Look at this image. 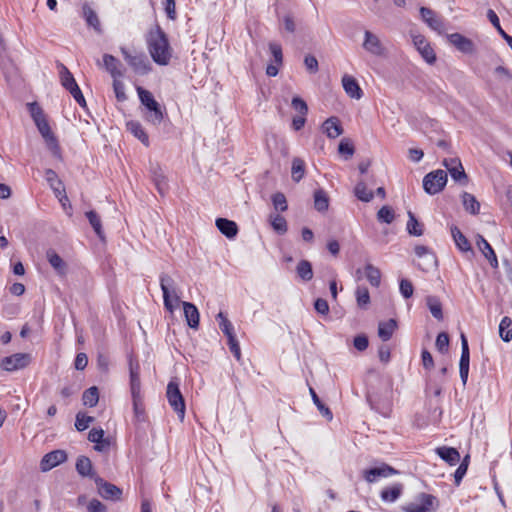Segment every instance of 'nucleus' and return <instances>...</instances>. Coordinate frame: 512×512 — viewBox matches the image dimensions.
Segmentation results:
<instances>
[{"label":"nucleus","mask_w":512,"mask_h":512,"mask_svg":"<svg viewBox=\"0 0 512 512\" xmlns=\"http://www.w3.org/2000/svg\"><path fill=\"white\" fill-rule=\"evenodd\" d=\"M414 252L419 259L416 265L422 271L428 272L437 267V257L429 247L417 245L414 248Z\"/></svg>","instance_id":"6e6552de"},{"label":"nucleus","mask_w":512,"mask_h":512,"mask_svg":"<svg viewBox=\"0 0 512 512\" xmlns=\"http://www.w3.org/2000/svg\"><path fill=\"white\" fill-rule=\"evenodd\" d=\"M354 191L356 197L363 202H370L373 199V192L367 189V186L363 181L357 183Z\"/></svg>","instance_id":"3c124183"},{"label":"nucleus","mask_w":512,"mask_h":512,"mask_svg":"<svg viewBox=\"0 0 512 512\" xmlns=\"http://www.w3.org/2000/svg\"><path fill=\"white\" fill-rule=\"evenodd\" d=\"M356 301L359 308L366 309L370 303V294L366 287L358 286L355 291Z\"/></svg>","instance_id":"09e8293b"},{"label":"nucleus","mask_w":512,"mask_h":512,"mask_svg":"<svg viewBox=\"0 0 512 512\" xmlns=\"http://www.w3.org/2000/svg\"><path fill=\"white\" fill-rule=\"evenodd\" d=\"M396 328L397 322L395 319H389L388 321L380 322L378 325V335L382 341H388L391 339Z\"/></svg>","instance_id":"2f4dec72"},{"label":"nucleus","mask_w":512,"mask_h":512,"mask_svg":"<svg viewBox=\"0 0 512 512\" xmlns=\"http://www.w3.org/2000/svg\"><path fill=\"white\" fill-rule=\"evenodd\" d=\"M216 319L219 323V328L228 339L235 337L234 327L223 312H219Z\"/></svg>","instance_id":"a19ab883"},{"label":"nucleus","mask_w":512,"mask_h":512,"mask_svg":"<svg viewBox=\"0 0 512 512\" xmlns=\"http://www.w3.org/2000/svg\"><path fill=\"white\" fill-rule=\"evenodd\" d=\"M83 404L88 407H94L99 400L98 388L93 386L84 391L82 396Z\"/></svg>","instance_id":"de8ad7c7"},{"label":"nucleus","mask_w":512,"mask_h":512,"mask_svg":"<svg viewBox=\"0 0 512 512\" xmlns=\"http://www.w3.org/2000/svg\"><path fill=\"white\" fill-rule=\"evenodd\" d=\"M462 199H463V205H464L466 211H468L469 213H471L473 215H476L479 213L480 204L472 194L464 192L462 195Z\"/></svg>","instance_id":"a18cd8bd"},{"label":"nucleus","mask_w":512,"mask_h":512,"mask_svg":"<svg viewBox=\"0 0 512 512\" xmlns=\"http://www.w3.org/2000/svg\"><path fill=\"white\" fill-rule=\"evenodd\" d=\"M338 152L346 158H350L353 156L355 149L348 139H342L338 146Z\"/></svg>","instance_id":"e2e57ef3"},{"label":"nucleus","mask_w":512,"mask_h":512,"mask_svg":"<svg viewBox=\"0 0 512 512\" xmlns=\"http://www.w3.org/2000/svg\"><path fill=\"white\" fill-rule=\"evenodd\" d=\"M403 488V484L396 483L391 487L384 488L380 493V497L384 502L393 503L401 496Z\"/></svg>","instance_id":"c756f323"},{"label":"nucleus","mask_w":512,"mask_h":512,"mask_svg":"<svg viewBox=\"0 0 512 512\" xmlns=\"http://www.w3.org/2000/svg\"><path fill=\"white\" fill-rule=\"evenodd\" d=\"M59 74H60V80H61V84L62 86L66 89V90H71L72 88H74L75 85H77L76 81H75V78L74 76L72 75V73L68 70V68L66 66H64L63 64H60V71H59Z\"/></svg>","instance_id":"ea45409f"},{"label":"nucleus","mask_w":512,"mask_h":512,"mask_svg":"<svg viewBox=\"0 0 512 512\" xmlns=\"http://www.w3.org/2000/svg\"><path fill=\"white\" fill-rule=\"evenodd\" d=\"M272 202H273L275 209L280 210L282 212L286 211L288 208L286 197L283 193H280V192L275 193L272 196Z\"/></svg>","instance_id":"69168bd1"},{"label":"nucleus","mask_w":512,"mask_h":512,"mask_svg":"<svg viewBox=\"0 0 512 512\" xmlns=\"http://www.w3.org/2000/svg\"><path fill=\"white\" fill-rule=\"evenodd\" d=\"M305 173V163L300 158H295L292 162V178L295 182H299Z\"/></svg>","instance_id":"864d4df0"},{"label":"nucleus","mask_w":512,"mask_h":512,"mask_svg":"<svg viewBox=\"0 0 512 512\" xmlns=\"http://www.w3.org/2000/svg\"><path fill=\"white\" fill-rule=\"evenodd\" d=\"M88 512H107V507L98 499H92L87 505Z\"/></svg>","instance_id":"774afa93"},{"label":"nucleus","mask_w":512,"mask_h":512,"mask_svg":"<svg viewBox=\"0 0 512 512\" xmlns=\"http://www.w3.org/2000/svg\"><path fill=\"white\" fill-rule=\"evenodd\" d=\"M132 399H133V409H134L136 418L139 421L144 420V406H143L141 395L140 394L132 395Z\"/></svg>","instance_id":"4d7b16f0"},{"label":"nucleus","mask_w":512,"mask_h":512,"mask_svg":"<svg viewBox=\"0 0 512 512\" xmlns=\"http://www.w3.org/2000/svg\"><path fill=\"white\" fill-rule=\"evenodd\" d=\"M456 166L450 169L449 173L452 179L461 185H465L468 182L467 174L464 171L461 161L453 162Z\"/></svg>","instance_id":"79ce46f5"},{"label":"nucleus","mask_w":512,"mask_h":512,"mask_svg":"<svg viewBox=\"0 0 512 512\" xmlns=\"http://www.w3.org/2000/svg\"><path fill=\"white\" fill-rule=\"evenodd\" d=\"M46 256L48 262L56 270V272L60 275H64L66 272V264L63 259L54 250L51 249L47 251Z\"/></svg>","instance_id":"72a5a7b5"},{"label":"nucleus","mask_w":512,"mask_h":512,"mask_svg":"<svg viewBox=\"0 0 512 512\" xmlns=\"http://www.w3.org/2000/svg\"><path fill=\"white\" fill-rule=\"evenodd\" d=\"M408 217L409 219L406 227L408 233L413 236L423 235V225L417 220V218L411 211L408 212Z\"/></svg>","instance_id":"c03bdc74"},{"label":"nucleus","mask_w":512,"mask_h":512,"mask_svg":"<svg viewBox=\"0 0 512 512\" xmlns=\"http://www.w3.org/2000/svg\"><path fill=\"white\" fill-rule=\"evenodd\" d=\"M367 400L370 404V407L377 411L379 414H381L384 417H389L390 413L392 411V404L389 399V397H385L384 399H381L376 394H369L367 396Z\"/></svg>","instance_id":"a211bd4d"},{"label":"nucleus","mask_w":512,"mask_h":512,"mask_svg":"<svg viewBox=\"0 0 512 512\" xmlns=\"http://www.w3.org/2000/svg\"><path fill=\"white\" fill-rule=\"evenodd\" d=\"M499 335L504 342L512 340V320L505 316L499 324Z\"/></svg>","instance_id":"37998d69"},{"label":"nucleus","mask_w":512,"mask_h":512,"mask_svg":"<svg viewBox=\"0 0 512 512\" xmlns=\"http://www.w3.org/2000/svg\"><path fill=\"white\" fill-rule=\"evenodd\" d=\"M314 207L318 212H326L329 208V197L323 189L314 192Z\"/></svg>","instance_id":"f704fd0d"},{"label":"nucleus","mask_w":512,"mask_h":512,"mask_svg":"<svg viewBox=\"0 0 512 512\" xmlns=\"http://www.w3.org/2000/svg\"><path fill=\"white\" fill-rule=\"evenodd\" d=\"M448 39L459 51L466 54L474 52V43L460 33H452L448 35Z\"/></svg>","instance_id":"aec40b11"},{"label":"nucleus","mask_w":512,"mask_h":512,"mask_svg":"<svg viewBox=\"0 0 512 512\" xmlns=\"http://www.w3.org/2000/svg\"><path fill=\"white\" fill-rule=\"evenodd\" d=\"M476 244H477L479 250L485 256V258L489 261L490 265L493 268H497L498 267L497 256H496L493 248L491 247V245L487 242V240L482 235H478Z\"/></svg>","instance_id":"5701e85b"},{"label":"nucleus","mask_w":512,"mask_h":512,"mask_svg":"<svg viewBox=\"0 0 512 512\" xmlns=\"http://www.w3.org/2000/svg\"><path fill=\"white\" fill-rule=\"evenodd\" d=\"M435 346L440 353H446L449 347V335L446 332L439 333L436 338Z\"/></svg>","instance_id":"680f3d73"},{"label":"nucleus","mask_w":512,"mask_h":512,"mask_svg":"<svg viewBox=\"0 0 512 512\" xmlns=\"http://www.w3.org/2000/svg\"><path fill=\"white\" fill-rule=\"evenodd\" d=\"M136 91L141 105L144 107V119L154 125L158 126L164 119L165 108L154 98L153 94L141 86L136 87Z\"/></svg>","instance_id":"7ed1b4c3"},{"label":"nucleus","mask_w":512,"mask_h":512,"mask_svg":"<svg viewBox=\"0 0 512 512\" xmlns=\"http://www.w3.org/2000/svg\"><path fill=\"white\" fill-rule=\"evenodd\" d=\"M86 217L92 226L93 230L95 231L96 235L99 237L100 240H105L104 231L102 229V223L100 216L93 210L86 212Z\"/></svg>","instance_id":"c9c22d12"},{"label":"nucleus","mask_w":512,"mask_h":512,"mask_svg":"<svg viewBox=\"0 0 512 512\" xmlns=\"http://www.w3.org/2000/svg\"><path fill=\"white\" fill-rule=\"evenodd\" d=\"M271 225L273 229L279 234H284L287 231V222L281 215H275L272 217Z\"/></svg>","instance_id":"13d9d810"},{"label":"nucleus","mask_w":512,"mask_h":512,"mask_svg":"<svg viewBox=\"0 0 512 512\" xmlns=\"http://www.w3.org/2000/svg\"><path fill=\"white\" fill-rule=\"evenodd\" d=\"M365 276L372 286L379 287L381 282V272L378 268L372 264H367L365 266Z\"/></svg>","instance_id":"49530a36"},{"label":"nucleus","mask_w":512,"mask_h":512,"mask_svg":"<svg viewBox=\"0 0 512 512\" xmlns=\"http://www.w3.org/2000/svg\"><path fill=\"white\" fill-rule=\"evenodd\" d=\"M420 15L422 20L434 31L442 33L445 29L444 22L439 18L436 13L427 7L420 8Z\"/></svg>","instance_id":"f3484780"},{"label":"nucleus","mask_w":512,"mask_h":512,"mask_svg":"<svg viewBox=\"0 0 512 512\" xmlns=\"http://www.w3.org/2000/svg\"><path fill=\"white\" fill-rule=\"evenodd\" d=\"M395 219L394 210L390 206H383L377 212V220L380 223L391 224Z\"/></svg>","instance_id":"603ef678"},{"label":"nucleus","mask_w":512,"mask_h":512,"mask_svg":"<svg viewBox=\"0 0 512 512\" xmlns=\"http://www.w3.org/2000/svg\"><path fill=\"white\" fill-rule=\"evenodd\" d=\"M147 45L153 61L159 65H167L171 59L172 52L167 35L157 25L148 33Z\"/></svg>","instance_id":"f257e3e1"},{"label":"nucleus","mask_w":512,"mask_h":512,"mask_svg":"<svg viewBox=\"0 0 512 512\" xmlns=\"http://www.w3.org/2000/svg\"><path fill=\"white\" fill-rule=\"evenodd\" d=\"M94 482L97 486L98 494L106 500L117 501L120 500L122 490L116 485L105 481L101 477H94Z\"/></svg>","instance_id":"9d476101"},{"label":"nucleus","mask_w":512,"mask_h":512,"mask_svg":"<svg viewBox=\"0 0 512 512\" xmlns=\"http://www.w3.org/2000/svg\"><path fill=\"white\" fill-rule=\"evenodd\" d=\"M113 90L116 96V99L119 102H124L127 99L126 93H125V85L122 81L117 80L114 78L113 81Z\"/></svg>","instance_id":"0e129e2a"},{"label":"nucleus","mask_w":512,"mask_h":512,"mask_svg":"<svg viewBox=\"0 0 512 512\" xmlns=\"http://www.w3.org/2000/svg\"><path fill=\"white\" fill-rule=\"evenodd\" d=\"M437 508L438 500L435 496L420 493L415 502L407 504L403 509L405 512H434Z\"/></svg>","instance_id":"0eeeda50"},{"label":"nucleus","mask_w":512,"mask_h":512,"mask_svg":"<svg viewBox=\"0 0 512 512\" xmlns=\"http://www.w3.org/2000/svg\"><path fill=\"white\" fill-rule=\"evenodd\" d=\"M447 183V173L438 169L428 173L423 178V188L426 193L435 195L441 192Z\"/></svg>","instance_id":"423d86ee"},{"label":"nucleus","mask_w":512,"mask_h":512,"mask_svg":"<svg viewBox=\"0 0 512 512\" xmlns=\"http://www.w3.org/2000/svg\"><path fill=\"white\" fill-rule=\"evenodd\" d=\"M103 62L105 68L113 78L122 76V72L118 69L119 61L114 56L110 54H105L103 56Z\"/></svg>","instance_id":"4c0bfd02"},{"label":"nucleus","mask_w":512,"mask_h":512,"mask_svg":"<svg viewBox=\"0 0 512 512\" xmlns=\"http://www.w3.org/2000/svg\"><path fill=\"white\" fill-rule=\"evenodd\" d=\"M398 473L399 472L396 469H394L393 467H391L387 464H382L379 467H373V468L365 470L364 478L367 482L373 483L378 478H387L392 475H396Z\"/></svg>","instance_id":"dca6fc26"},{"label":"nucleus","mask_w":512,"mask_h":512,"mask_svg":"<svg viewBox=\"0 0 512 512\" xmlns=\"http://www.w3.org/2000/svg\"><path fill=\"white\" fill-rule=\"evenodd\" d=\"M436 453L442 460L451 466L456 465L460 461V453L456 448L442 446L436 449Z\"/></svg>","instance_id":"cd10ccee"},{"label":"nucleus","mask_w":512,"mask_h":512,"mask_svg":"<svg viewBox=\"0 0 512 512\" xmlns=\"http://www.w3.org/2000/svg\"><path fill=\"white\" fill-rule=\"evenodd\" d=\"M45 179L48 182L50 188L53 190L55 196L59 198V201L65 205L64 200L68 201V197L65 193V187L63 182L59 179L57 173L52 169L45 171Z\"/></svg>","instance_id":"4468645a"},{"label":"nucleus","mask_w":512,"mask_h":512,"mask_svg":"<svg viewBox=\"0 0 512 512\" xmlns=\"http://www.w3.org/2000/svg\"><path fill=\"white\" fill-rule=\"evenodd\" d=\"M160 287L163 293V303L166 310L173 312V300L178 304L180 297L175 290V282L171 276L166 273L160 275Z\"/></svg>","instance_id":"39448f33"},{"label":"nucleus","mask_w":512,"mask_h":512,"mask_svg":"<svg viewBox=\"0 0 512 512\" xmlns=\"http://www.w3.org/2000/svg\"><path fill=\"white\" fill-rule=\"evenodd\" d=\"M122 54L124 59L136 73L144 75L150 71L149 61L144 54L131 55L125 49H122Z\"/></svg>","instance_id":"f8f14e48"},{"label":"nucleus","mask_w":512,"mask_h":512,"mask_svg":"<svg viewBox=\"0 0 512 512\" xmlns=\"http://www.w3.org/2000/svg\"><path fill=\"white\" fill-rule=\"evenodd\" d=\"M31 360L32 357L29 353H15L4 357L0 361V367L7 372H13L27 367Z\"/></svg>","instance_id":"1a4fd4ad"},{"label":"nucleus","mask_w":512,"mask_h":512,"mask_svg":"<svg viewBox=\"0 0 512 512\" xmlns=\"http://www.w3.org/2000/svg\"><path fill=\"white\" fill-rule=\"evenodd\" d=\"M400 292L402 296L406 299L410 298L413 295V285L410 281L406 279H402L400 281Z\"/></svg>","instance_id":"338daca9"},{"label":"nucleus","mask_w":512,"mask_h":512,"mask_svg":"<svg viewBox=\"0 0 512 512\" xmlns=\"http://www.w3.org/2000/svg\"><path fill=\"white\" fill-rule=\"evenodd\" d=\"M129 372H130V389L131 394H140L141 383H140V367L138 362H134L132 358L129 360Z\"/></svg>","instance_id":"b1692460"},{"label":"nucleus","mask_w":512,"mask_h":512,"mask_svg":"<svg viewBox=\"0 0 512 512\" xmlns=\"http://www.w3.org/2000/svg\"><path fill=\"white\" fill-rule=\"evenodd\" d=\"M182 306L187 325L192 329H198L200 314L197 307L193 303L185 301L182 302Z\"/></svg>","instance_id":"4be33fe9"},{"label":"nucleus","mask_w":512,"mask_h":512,"mask_svg":"<svg viewBox=\"0 0 512 512\" xmlns=\"http://www.w3.org/2000/svg\"><path fill=\"white\" fill-rule=\"evenodd\" d=\"M28 110L45 143L54 156H60V146L54 136L42 108L37 102L28 103Z\"/></svg>","instance_id":"f03ea898"},{"label":"nucleus","mask_w":512,"mask_h":512,"mask_svg":"<svg viewBox=\"0 0 512 512\" xmlns=\"http://www.w3.org/2000/svg\"><path fill=\"white\" fill-rule=\"evenodd\" d=\"M342 85L345 92L351 98L360 99L362 97V90L354 77L344 75L342 78Z\"/></svg>","instance_id":"bb28decb"},{"label":"nucleus","mask_w":512,"mask_h":512,"mask_svg":"<svg viewBox=\"0 0 512 512\" xmlns=\"http://www.w3.org/2000/svg\"><path fill=\"white\" fill-rule=\"evenodd\" d=\"M296 272L303 281L307 282L313 278L312 265L308 260H301L296 267Z\"/></svg>","instance_id":"58836bf2"},{"label":"nucleus","mask_w":512,"mask_h":512,"mask_svg":"<svg viewBox=\"0 0 512 512\" xmlns=\"http://www.w3.org/2000/svg\"><path fill=\"white\" fill-rule=\"evenodd\" d=\"M310 394H311V397H312V400H313L314 404L317 406V408L320 411V413L324 417H326L328 420H331L333 418L332 412L330 411V409L327 406H325L321 402V400L319 399V397L316 394V392L314 391V389L310 388Z\"/></svg>","instance_id":"5fc2aeb1"},{"label":"nucleus","mask_w":512,"mask_h":512,"mask_svg":"<svg viewBox=\"0 0 512 512\" xmlns=\"http://www.w3.org/2000/svg\"><path fill=\"white\" fill-rule=\"evenodd\" d=\"M362 46L364 50L376 57H383L386 53V48L379 37L369 30L364 32V41Z\"/></svg>","instance_id":"9b49d317"},{"label":"nucleus","mask_w":512,"mask_h":512,"mask_svg":"<svg viewBox=\"0 0 512 512\" xmlns=\"http://www.w3.org/2000/svg\"><path fill=\"white\" fill-rule=\"evenodd\" d=\"M461 357L459 361V373L460 378L465 385L467 383L468 374H469V363H470V352L468 346V340L464 333H461Z\"/></svg>","instance_id":"ddd939ff"},{"label":"nucleus","mask_w":512,"mask_h":512,"mask_svg":"<svg viewBox=\"0 0 512 512\" xmlns=\"http://www.w3.org/2000/svg\"><path fill=\"white\" fill-rule=\"evenodd\" d=\"M322 131L330 139H335L344 132L339 118L335 116H332L323 122Z\"/></svg>","instance_id":"6ab92c4d"},{"label":"nucleus","mask_w":512,"mask_h":512,"mask_svg":"<svg viewBox=\"0 0 512 512\" xmlns=\"http://www.w3.org/2000/svg\"><path fill=\"white\" fill-rule=\"evenodd\" d=\"M94 421V418L91 416H87L83 413H78L76 415L75 427L78 431L86 430L89 425Z\"/></svg>","instance_id":"6e6d98bb"},{"label":"nucleus","mask_w":512,"mask_h":512,"mask_svg":"<svg viewBox=\"0 0 512 512\" xmlns=\"http://www.w3.org/2000/svg\"><path fill=\"white\" fill-rule=\"evenodd\" d=\"M67 459V454L64 450H54L42 458L40 462V468L43 472L49 471L56 467L57 465L65 462Z\"/></svg>","instance_id":"2eb2a0df"},{"label":"nucleus","mask_w":512,"mask_h":512,"mask_svg":"<svg viewBox=\"0 0 512 512\" xmlns=\"http://www.w3.org/2000/svg\"><path fill=\"white\" fill-rule=\"evenodd\" d=\"M291 106L295 111L299 113V115L306 116L308 113L307 103L299 96L292 98Z\"/></svg>","instance_id":"052dcab7"},{"label":"nucleus","mask_w":512,"mask_h":512,"mask_svg":"<svg viewBox=\"0 0 512 512\" xmlns=\"http://www.w3.org/2000/svg\"><path fill=\"white\" fill-rule=\"evenodd\" d=\"M166 397L169 405L175 411L180 421H183L185 418L186 405L177 379H172L168 383L166 389Z\"/></svg>","instance_id":"20e7f679"},{"label":"nucleus","mask_w":512,"mask_h":512,"mask_svg":"<svg viewBox=\"0 0 512 512\" xmlns=\"http://www.w3.org/2000/svg\"><path fill=\"white\" fill-rule=\"evenodd\" d=\"M487 18L489 19V21L491 22V24L496 28V30L498 31V33L501 35V37L503 39H505L506 37H508L509 35L502 29L501 25H500V21H499V18L497 16V14L495 13L494 10L492 9H489L487 11Z\"/></svg>","instance_id":"bf43d9fd"},{"label":"nucleus","mask_w":512,"mask_h":512,"mask_svg":"<svg viewBox=\"0 0 512 512\" xmlns=\"http://www.w3.org/2000/svg\"><path fill=\"white\" fill-rule=\"evenodd\" d=\"M414 44L417 47V50L420 52L422 57L426 60L427 63L433 64L436 61V55L429 45V43L425 40V38L421 35L414 37Z\"/></svg>","instance_id":"412c9836"},{"label":"nucleus","mask_w":512,"mask_h":512,"mask_svg":"<svg viewBox=\"0 0 512 512\" xmlns=\"http://www.w3.org/2000/svg\"><path fill=\"white\" fill-rule=\"evenodd\" d=\"M127 130L137 139H139L146 147L149 146V137L145 132L142 124L138 121H129L126 124Z\"/></svg>","instance_id":"7c9ffc66"},{"label":"nucleus","mask_w":512,"mask_h":512,"mask_svg":"<svg viewBox=\"0 0 512 512\" xmlns=\"http://www.w3.org/2000/svg\"><path fill=\"white\" fill-rule=\"evenodd\" d=\"M151 177L157 191L164 195L168 190V182L162 168L158 165L151 167Z\"/></svg>","instance_id":"393cba45"},{"label":"nucleus","mask_w":512,"mask_h":512,"mask_svg":"<svg viewBox=\"0 0 512 512\" xmlns=\"http://www.w3.org/2000/svg\"><path fill=\"white\" fill-rule=\"evenodd\" d=\"M451 234L457 248L462 252H472L471 245L468 239L463 235L460 229L456 226L451 228Z\"/></svg>","instance_id":"473e14b6"},{"label":"nucleus","mask_w":512,"mask_h":512,"mask_svg":"<svg viewBox=\"0 0 512 512\" xmlns=\"http://www.w3.org/2000/svg\"><path fill=\"white\" fill-rule=\"evenodd\" d=\"M426 304L435 319H437V320L443 319L442 304L438 297L428 296L426 298Z\"/></svg>","instance_id":"e433bc0d"},{"label":"nucleus","mask_w":512,"mask_h":512,"mask_svg":"<svg viewBox=\"0 0 512 512\" xmlns=\"http://www.w3.org/2000/svg\"><path fill=\"white\" fill-rule=\"evenodd\" d=\"M76 470L83 477H89L94 480V477H98L93 470L91 460L86 456L78 457L76 461Z\"/></svg>","instance_id":"c85d7f7f"},{"label":"nucleus","mask_w":512,"mask_h":512,"mask_svg":"<svg viewBox=\"0 0 512 512\" xmlns=\"http://www.w3.org/2000/svg\"><path fill=\"white\" fill-rule=\"evenodd\" d=\"M218 230L229 239H233L238 234L237 224L226 218H218L216 220Z\"/></svg>","instance_id":"a878e982"},{"label":"nucleus","mask_w":512,"mask_h":512,"mask_svg":"<svg viewBox=\"0 0 512 512\" xmlns=\"http://www.w3.org/2000/svg\"><path fill=\"white\" fill-rule=\"evenodd\" d=\"M83 14L85 20L89 26H92L95 30H100V21L96 12L88 5L83 6Z\"/></svg>","instance_id":"8fccbe9b"}]
</instances>
